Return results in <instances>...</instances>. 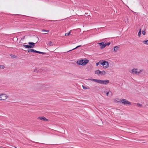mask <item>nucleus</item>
I'll return each instance as SVG.
<instances>
[{
	"label": "nucleus",
	"instance_id": "nucleus-1",
	"mask_svg": "<svg viewBox=\"0 0 148 148\" xmlns=\"http://www.w3.org/2000/svg\"><path fill=\"white\" fill-rule=\"evenodd\" d=\"M89 60L86 59L84 58V59L80 60H78L77 62V64L82 66H84L87 64L89 62Z\"/></svg>",
	"mask_w": 148,
	"mask_h": 148
},
{
	"label": "nucleus",
	"instance_id": "nucleus-2",
	"mask_svg": "<svg viewBox=\"0 0 148 148\" xmlns=\"http://www.w3.org/2000/svg\"><path fill=\"white\" fill-rule=\"evenodd\" d=\"M28 44L29 45H23V46L25 48L31 49L33 48L35 46V43L33 42H29Z\"/></svg>",
	"mask_w": 148,
	"mask_h": 148
},
{
	"label": "nucleus",
	"instance_id": "nucleus-3",
	"mask_svg": "<svg viewBox=\"0 0 148 148\" xmlns=\"http://www.w3.org/2000/svg\"><path fill=\"white\" fill-rule=\"evenodd\" d=\"M100 64L102 65L103 67L104 68H107L109 66V64L107 61H106L102 60L101 61V63Z\"/></svg>",
	"mask_w": 148,
	"mask_h": 148
},
{
	"label": "nucleus",
	"instance_id": "nucleus-4",
	"mask_svg": "<svg viewBox=\"0 0 148 148\" xmlns=\"http://www.w3.org/2000/svg\"><path fill=\"white\" fill-rule=\"evenodd\" d=\"M28 53H30L32 52H34L35 53H37L39 54H45V53L41 52L40 51H37L34 49H28L27 50Z\"/></svg>",
	"mask_w": 148,
	"mask_h": 148
},
{
	"label": "nucleus",
	"instance_id": "nucleus-5",
	"mask_svg": "<svg viewBox=\"0 0 148 148\" xmlns=\"http://www.w3.org/2000/svg\"><path fill=\"white\" fill-rule=\"evenodd\" d=\"M121 102L124 105L128 104L129 105H131V104L130 102H129L126 99H123L121 100Z\"/></svg>",
	"mask_w": 148,
	"mask_h": 148
},
{
	"label": "nucleus",
	"instance_id": "nucleus-6",
	"mask_svg": "<svg viewBox=\"0 0 148 148\" xmlns=\"http://www.w3.org/2000/svg\"><path fill=\"white\" fill-rule=\"evenodd\" d=\"M7 98L6 95L5 94H2L0 95V100H4Z\"/></svg>",
	"mask_w": 148,
	"mask_h": 148
},
{
	"label": "nucleus",
	"instance_id": "nucleus-7",
	"mask_svg": "<svg viewBox=\"0 0 148 148\" xmlns=\"http://www.w3.org/2000/svg\"><path fill=\"white\" fill-rule=\"evenodd\" d=\"M100 46H101V49H103L106 46V45L104 43V42H102L99 43Z\"/></svg>",
	"mask_w": 148,
	"mask_h": 148
},
{
	"label": "nucleus",
	"instance_id": "nucleus-8",
	"mask_svg": "<svg viewBox=\"0 0 148 148\" xmlns=\"http://www.w3.org/2000/svg\"><path fill=\"white\" fill-rule=\"evenodd\" d=\"M101 84H104L107 85L109 82V81L108 80H101Z\"/></svg>",
	"mask_w": 148,
	"mask_h": 148
},
{
	"label": "nucleus",
	"instance_id": "nucleus-9",
	"mask_svg": "<svg viewBox=\"0 0 148 148\" xmlns=\"http://www.w3.org/2000/svg\"><path fill=\"white\" fill-rule=\"evenodd\" d=\"M38 119H40L41 120L44 121H47L48 120L44 116H41L38 117Z\"/></svg>",
	"mask_w": 148,
	"mask_h": 148
},
{
	"label": "nucleus",
	"instance_id": "nucleus-10",
	"mask_svg": "<svg viewBox=\"0 0 148 148\" xmlns=\"http://www.w3.org/2000/svg\"><path fill=\"white\" fill-rule=\"evenodd\" d=\"M119 47L117 46H116L114 47V51L115 52H116L117 51L119 50Z\"/></svg>",
	"mask_w": 148,
	"mask_h": 148
},
{
	"label": "nucleus",
	"instance_id": "nucleus-11",
	"mask_svg": "<svg viewBox=\"0 0 148 148\" xmlns=\"http://www.w3.org/2000/svg\"><path fill=\"white\" fill-rule=\"evenodd\" d=\"M137 70L136 69H133L132 70V73L133 74H136V73H137V71H136Z\"/></svg>",
	"mask_w": 148,
	"mask_h": 148
},
{
	"label": "nucleus",
	"instance_id": "nucleus-12",
	"mask_svg": "<svg viewBox=\"0 0 148 148\" xmlns=\"http://www.w3.org/2000/svg\"><path fill=\"white\" fill-rule=\"evenodd\" d=\"M42 32H44V34H46L47 33H48L49 32V30H46L45 29H42Z\"/></svg>",
	"mask_w": 148,
	"mask_h": 148
},
{
	"label": "nucleus",
	"instance_id": "nucleus-13",
	"mask_svg": "<svg viewBox=\"0 0 148 148\" xmlns=\"http://www.w3.org/2000/svg\"><path fill=\"white\" fill-rule=\"evenodd\" d=\"M95 73L98 75L100 74H101V71L99 70H97L95 71Z\"/></svg>",
	"mask_w": 148,
	"mask_h": 148
},
{
	"label": "nucleus",
	"instance_id": "nucleus-14",
	"mask_svg": "<svg viewBox=\"0 0 148 148\" xmlns=\"http://www.w3.org/2000/svg\"><path fill=\"white\" fill-rule=\"evenodd\" d=\"M101 80H99V79H96L95 82H97L98 83L101 84Z\"/></svg>",
	"mask_w": 148,
	"mask_h": 148
},
{
	"label": "nucleus",
	"instance_id": "nucleus-15",
	"mask_svg": "<svg viewBox=\"0 0 148 148\" xmlns=\"http://www.w3.org/2000/svg\"><path fill=\"white\" fill-rule=\"evenodd\" d=\"M143 42L144 44L148 45V40H144L143 41Z\"/></svg>",
	"mask_w": 148,
	"mask_h": 148
},
{
	"label": "nucleus",
	"instance_id": "nucleus-16",
	"mask_svg": "<svg viewBox=\"0 0 148 148\" xmlns=\"http://www.w3.org/2000/svg\"><path fill=\"white\" fill-rule=\"evenodd\" d=\"M91 68V66H90V67H89V66H88L86 68V69L87 71H88L92 69Z\"/></svg>",
	"mask_w": 148,
	"mask_h": 148
},
{
	"label": "nucleus",
	"instance_id": "nucleus-17",
	"mask_svg": "<svg viewBox=\"0 0 148 148\" xmlns=\"http://www.w3.org/2000/svg\"><path fill=\"white\" fill-rule=\"evenodd\" d=\"M141 29H140V30H139V32H138V36H139V37L140 36V35H141Z\"/></svg>",
	"mask_w": 148,
	"mask_h": 148
},
{
	"label": "nucleus",
	"instance_id": "nucleus-18",
	"mask_svg": "<svg viewBox=\"0 0 148 148\" xmlns=\"http://www.w3.org/2000/svg\"><path fill=\"white\" fill-rule=\"evenodd\" d=\"M106 72L105 71H101V74L103 75H104L106 74Z\"/></svg>",
	"mask_w": 148,
	"mask_h": 148
},
{
	"label": "nucleus",
	"instance_id": "nucleus-19",
	"mask_svg": "<svg viewBox=\"0 0 148 148\" xmlns=\"http://www.w3.org/2000/svg\"><path fill=\"white\" fill-rule=\"evenodd\" d=\"M42 87L45 89V88H49L48 86L47 85H43Z\"/></svg>",
	"mask_w": 148,
	"mask_h": 148
},
{
	"label": "nucleus",
	"instance_id": "nucleus-20",
	"mask_svg": "<svg viewBox=\"0 0 148 148\" xmlns=\"http://www.w3.org/2000/svg\"><path fill=\"white\" fill-rule=\"evenodd\" d=\"M11 58H16V56L15 55H12V54L10 55Z\"/></svg>",
	"mask_w": 148,
	"mask_h": 148
},
{
	"label": "nucleus",
	"instance_id": "nucleus-21",
	"mask_svg": "<svg viewBox=\"0 0 148 148\" xmlns=\"http://www.w3.org/2000/svg\"><path fill=\"white\" fill-rule=\"evenodd\" d=\"M137 105L138 107H142V105L141 104H140L139 103H137Z\"/></svg>",
	"mask_w": 148,
	"mask_h": 148
},
{
	"label": "nucleus",
	"instance_id": "nucleus-22",
	"mask_svg": "<svg viewBox=\"0 0 148 148\" xmlns=\"http://www.w3.org/2000/svg\"><path fill=\"white\" fill-rule=\"evenodd\" d=\"M49 45L50 46H53V45L52 44V42L51 41H50L49 43Z\"/></svg>",
	"mask_w": 148,
	"mask_h": 148
},
{
	"label": "nucleus",
	"instance_id": "nucleus-23",
	"mask_svg": "<svg viewBox=\"0 0 148 148\" xmlns=\"http://www.w3.org/2000/svg\"><path fill=\"white\" fill-rule=\"evenodd\" d=\"M4 68V66L3 65H0V69H3Z\"/></svg>",
	"mask_w": 148,
	"mask_h": 148
},
{
	"label": "nucleus",
	"instance_id": "nucleus-24",
	"mask_svg": "<svg viewBox=\"0 0 148 148\" xmlns=\"http://www.w3.org/2000/svg\"><path fill=\"white\" fill-rule=\"evenodd\" d=\"M82 87H83V88L84 89H88L89 88V87H86L83 85L82 86Z\"/></svg>",
	"mask_w": 148,
	"mask_h": 148
},
{
	"label": "nucleus",
	"instance_id": "nucleus-25",
	"mask_svg": "<svg viewBox=\"0 0 148 148\" xmlns=\"http://www.w3.org/2000/svg\"><path fill=\"white\" fill-rule=\"evenodd\" d=\"M38 69L36 67H35V69L34 70V72H36L37 71Z\"/></svg>",
	"mask_w": 148,
	"mask_h": 148
},
{
	"label": "nucleus",
	"instance_id": "nucleus-26",
	"mask_svg": "<svg viewBox=\"0 0 148 148\" xmlns=\"http://www.w3.org/2000/svg\"><path fill=\"white\" fill-rule=\"evenodd\" d=\"M101 63V61H100L98 62H97L96 63V66H98L99 64H100V63Z\"/></svg>",
	"mask_w": 148,
	"mask_h": 148
},
{
	"label": "nucleus",
	"instance_id": "nucleus-27",
	"mask_svg": "<svg viewBox=\"0 0 148 148\" xmlns=\"http://www.w3.org/2000/svg\"><path fill=\"white\" fill-rule=\"evenodd\" d=\"M105 44L106 45V46L107 45H110V42H107V43H106Z\"/></svg>",
	"mask_w": 148,
	"mask_h": 148
},
{
	"label": "nucleus",
	"instance_id": "nucleus-28",
	"mask_svg": "<svg viewBox=\"0 0 148 148\" xmlns=\"http://www.w3.org/2000/svg\"><path fill=\"white\" fill-rule=\"evenodd\" d=\"M142 34L144 35H145V30L142 31Z\"/></svg>",
	"mask_w": 148,
	"mask_h": 148
},
{
	"label": "nucleus",
	"instance_id": "nucleus-29",
	"mask_svg": "<svg viewBox=\"0 0 148 148\" xmlns=\"http://www.w3.org/2000/svg\"><path fill=\"white\" fill-rule=\"evenodd\" d=\"M90 80L92 81H94V82H95V80H96V79H90Z\"/></svg>",
	"mask_w": 148,
	"mask_h": 148
},
{
	"label": "nucleus",
	"instance_id": "nucleus-30",
	"mask_svg": "<svg viewBox=\"0 0 148 148\" xmlns=\"http://www.w3.org/2000/svg\"><path fill=\"white\" fill-rule=\"evenodd\" d=\"M81 45H79L77 46L75 48V49H77L78 47H81Z\"/></svg>",
	"mask_w": 148,
	"mask_h": 148
},
{
	"label": "nucleus",
	"instance_id": "nucleus-31",
	"mask_svg": "<svg viewBox=\"0 0 148 148\" xmlns=\"http://www.w3.org/2000/svg\"><path fill=\"white\" fill-rule=\"evenodd\" d=\"M70 34V33H69H69H66L65 34V36L69 35Z\"/></svg>",
	"mask_w": 148,
	"mask_h": 148
},
{
	"label": "nucleus",
	"instance_id": "nucleus-32",
	"mask_svg": "<svg viewBox=\"0 0 148 148\" xmlns=\"http://www.w3.org/2000/svg\"><path fill=\"white\" fill-rule=\"evenodd\" d=\"M140 73V71H139V72L137 71V73H136V75H138Z\"/></svg>",
	"mask_w": 148,
	"mask_h": 148
},
{
	"label": "nucleus",
	"instance_id": "nucleus-33",
	"mask_svg": "<svg viewBox=\"0 0 148 148\" xmlns=\"http://www.w3.org/2000/svg\"><path fill=\"white\" fill-rule=\"evenodd\" d=\"M109 92H108L106 93V95H107V96H109Z\"/></svg>",
	"mask_w": 148,
	"mask_h": 148
},
{
	"label": "nucleus",
	"instance_id": "nucleus-34",
	"mask_svg": "<svg viewBox=\"0 0 148 148\" xmlns=\"http://www.w3.org/2000/svg\"><path fill=\"white\" fill-rule=\"evenodd\" d=\"M110 92L111 94H112V93L111 91H110Z\"/></svg>",
	"mask_w": 148,
	"mask_h": 148
},
{
	"label": "nucleus",
	"instance_id": "nucleus-35",
	"mask_svg": "<svg viewBox=\"0 0 148 148\" xmlns=\"http://www.w3.org/2000/svg\"><path fill=\"white\" fill-rule=\"evenodd\" d=\"M140 72L141 71H141V70H140Z\"/></svg>",
	"mask_w": 148,
	"mask_h": 148
},
{
	"label": "nucleus",
	"instance_id": "nucleus-36",
	"mask_svg": "<svg viewBox=\"0 0 148 148\" xmlns=\"http://www.w3.org/2000/svg\"><path fill=\"white\" fill-rule=\"evenodd\" d=\"M73 63L69 62V63Z\"/></svg>",
	"mask_w": 148,
	"mask_h": 148
},
{
	"label": "nucleus",
	"instance_id": "nucleus-37",
	"mask_svg": "<svg viewBox=\"0 0 148 148\" xmlns=\"http://www.w3.org/2000/svg\"><path fill=\"white\" fill-rule=\"evenodd\" d=\"M74 50V49H72V50Z\"/></svg>",
	"mask_w": 148,
	"mask_h": 148
},
{
	"label": "nucleus",
	"instance_id": "nucleus-38",
	"mask_svg": "<svg viewBox=\"0 0 148 148\" xmlns=\"http://www.w3.org/2000/svg\"><path fill=\"white\" fill-rule=\"evenodd\" d=\"M143 143H145V142H143Z\"/></svg>",
	"mask_w": 148,
	"mask_h": 148
},
{
	"label": "nucleus",
	"instance_id": "nucleus-39",
	"mask_svg": "<svg viewBox=\"0 0 148 148\" xmlns=\"http://www.w3.org/2000/svg\"><path fill=\"white\" fill-rule=\"evenodd\" d=\"M24 44H27L26 43H25Z\"/></svg>",
	"mask_w": 148,
	"mask_h": 148
}]
</instances>
